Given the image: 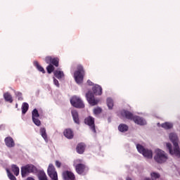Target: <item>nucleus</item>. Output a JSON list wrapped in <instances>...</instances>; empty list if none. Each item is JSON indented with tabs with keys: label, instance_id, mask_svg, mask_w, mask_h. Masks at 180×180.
<instances>
[{
	"label": "nucleus",
	"instance_id": "obj_1",
	"mask_svg": "<svg viewBox=\"0 0 180 180\" xmlns=\"http://www.w3.org/2000/svg\"><path fill=\"white\" fill-rule=\"evenodd\" d=\"M92 91L94 93L91 91L86 93V98L89 105H91V106H96V105H98V103H99V99H96L94 95H102V86L98 84H96L94 86H93Z\"/></svg>",
	"mask_w": 180,
	"mask_h": 180
},
{
	"label": "nucleus",
	"instance_id": "obj_2",
	"mask_svg": "<svg viewBox=\"0 0 180 180\" xmlns=\"http://www.w3.org/2000/svg\"><path fill=\"white\" fill-rule=\"evenodd\" d=\"M169 140L173 143L174 150H172V145L169 143H166V147L169 150L171 155H175L179 158L180 157V149L178 145V136L176 134L172 133L169 134Z\"/></svg>",
	"mask_w": 180,
	"mask_h": 180
},
{
	"label": "nucleus",
	"instance_id": "obj_3",
	"mask_svg": "<svg viewBox=\"0 0 180 180\" xmlns=\"http://www.w3.org/2000/svg\"><path fill=\"white\" fill-rule=\"evenodd\" d=\"M84 77H85V70H84V66L78 65L77 70L74 72V78L77 84H82L84 82Z\"/></svg>",
	"mask_w": 180,
	"mask_h": 180
},
{
	"label": "nucleus",
	"instance_id": "obj_4",
	"mask_svg": "<svg viewBox=\"0 0 180 180\" xmlns=\"http://www.w3.org/2000/svg\"><path fill=\"white\" fill-rule=\"evenodd\" d=\"M30 174H37V167L32 164H28L21 167V176L22 178H26Z\"/></svg>",
	"mask_w": 180,
	"mask_h": 180
},
{
	"label": "nucleus",
	"instance_id": "obj_5",
	"mask_svg": "<svg viewBox=\"0 0 180 180\" xmlns=\"http://www.w3.org/2000/svg\"><path fill=\"white\" fill-rule=\"evenodd\" d=\"M154 160L158 164H164L168 160V155L161 149H157L155 150V155Z\"/></svg>",
	"mask_w": 180,
	"mask_h": 180
},
{
	"label": "nucleus",
	"instance_id": "obj_6",
	"mask_svg": "<svg viewBox=\"0 0 180 180\" xmlns=\"http://www.w3.org/2000/svg\"><path fill=\"white\" fill-rule=\"evenodd\" d=\"M136 148L139 153H140V154H142L143 157H146V158H153V150L147 149L140 144L136 145Z\"/></svg>",
	"mask_w": 180,
	"mask_h": 180
},
{
	"label": "nucleus",
	"instance_id": "obj_7",
	"mask_svg": "<svg viewBox=\"0 0 180 180\" xmlns=\"http://www.w3.org/2000/svg\"><path fill=\"white\" fill-rule=\"evenodd\" d=\"M70 103L72 106H74V108H77L78 109H84V108H85V104H84L82 100L77 96H73L70 99Z\"/></svg>",
	"mask_w": 180,
	"mask_h": 180
},
{
	"label": "nucleus",
	"instance_id": "obj_8",
	"mask_svg": "<svg viewBox=\"0 0 180 180\" xmlns=\"http://www.w3.org/2000/svg\"><path fill=\"white\" fill-rule=\"evenodd\" d=\"M48 175L52 180H58V175L57 174V171H56V167L53 164H49L47 169Z\"/></svg>",
	"mask_w": 180,
	"mask_h": 180
},
{
	"label": "nucleus",
	"instance_id": "obj_9",
	"mask_svg": "<svg viewBox=\"0 0 180 180\" xmlns=\"http://www.w3.org/2000/svg\"><path fill=\"white\" fill-rule=\"evenodd\" d=\"M45 62L46 64H51L54 67H58L60 64V58L58 57L46 56L45 58Z\"/></svg>",
	"mask_w": 180,
	"mask_h": 180
},
{
	"label": "nucleus",
	"instance_id": "obj_10",
	"mask_svg": "<svg viewBox=\"0 0 180 180\" xmlns=\"http://www.w3.org/2000/svg\"><path fill=\"white\" fill-rule=\"evenodd\" d=\"M84 123L85 124H87L88 126H89L93 133H96V129L95 128V118L89 116L85 118Z\"/></svg>",
	"mask_w": 180,
	"mask_h": 180
},
{
	"label": "nucleus",
	"instance_id": "obj_11",
	"mask_svg": "<svg viewBox=\"0 0 180 180\" xmlns=\"http://www.w3.org/2000/svg\"><path fill=\"white\" fill-rule=\"evenodd\" d=\"M63 176L65 180H74L75 179V174L70 171L66 170L63 172Z\"/></svg>",
	"mask_w": 180,
	"mask_h": 180
},
{
	"label": "nucleus",
	"instance_id": "obj_12",
	"mask_svg": "<svg viewBox=\"0 0 180 180\" xmlns=\"http://www.w3.org/2000/svg\"><path fill=\"white\" fill-rule=\"evenodd\" d=\"M4 143L6 146V147H8V148H12L15 147V141L13 140V137L7 136L4 139Z\"/></svg>",
	"mask_w": 180,
	"mask_h": 180
},
{
	"label": "nucleus",
	"instance_id": "obj_13",
	"mask_svg": "<svg viewBox=\"0 0 180 180\" xmlns=\"http://www.w3.org/2000/svg\"><path fill=\"white\" fill-rule=\"evenodd\" d=\"M74 166L76 169V172H77V174H79V175L84 174V172H85V165L79 163L74 165Z\"/></svg>",
	"mask_w": 180,
	"mask_h": 180
},
{
	"label": "nucleus",
	"instance_id": "obj_14",
	"mask_svg": "<svg viewBox=\"0 0 180 180\" xmlns=\"http://www.w3.org/2000/svg\"><path fill=\"white\" fill-rule=\"evenodd\" d=\"M122 116H123V117H126V119H128L129 120H134V115H133V113H131L130 111H127V110H122L121 112Z\"/></svg>",
	"mask_w": 180,
	"mask_h": 180
},
{
	"label": "nucleus",
	"instance_id": "obj_15",
	"mask_svg": "<svg viewBox=\"0 0 180 180\" xmlns=\"http://www.w3.org/2000/svg\"><path fill=\"white\" fill-rule=\"evenodd\" d=\"M63 135L66 139H68L69 140H71L72 139H74V131L71 129H66L63 131Z\"/></svg>",
	"mask_w": 180,
	"mask_h": 180
},
{
	"label": "nucleus",
	"instance_id": "obj_16",
	"mask_svg": "<svg viewBox=\"0 0 180 180\" xmlns=\"http://www.w3.org/2000/svg\"><path fill=\"white\" fill-rule=\"evenodd\" d=\"M71 114L75 123H76V124H79V115H78V112L73 110L71 111Z\"/></svg>",
	"mask_w": 180,
	"mask_h": 180
},
{
	"label": "nucleus",
	"instance_id": "obj_17",
	"mask_svg": "<svg viewBox=\"0 0 180 180\" xmlns=\"http://www.w3.org/2000/svg\"><path fill=\"white\" fill-rule=\"evenodd\" d=\"M133 121L136 124H140L141 126H144V124H146V120H143L141 117H140L139 116H135L134 117Z\"/></svg>",
	"mask_w": 180,
	"mask_h": 180
},
{
	"label": "nucleus",
	"instance_id": "obj_18",
	"mask_svg": "<svg viewBox=\"0 0 180 180\" xmlns=\"http://www.w3.org/2000/svg\"><path fill=\"white\" fill-rule=\"evenodd\" d=\"M77 152L78 154H84V151H85V144L84 143H79L76 148Z\"/></svg>",
	"mask_w": 180,
	"mask_h": 180
},
{
	"label": "nucleus",
	"instance_id": "obj_19",
	"mask_svg": "<svg viewBox=\"0 0 180 180\" xmlns=\"http://www.w3.org/2000/svg\"><path fill=\"white\" fill-rule=\"evenodd\" d=\"M54 76L56 78L58 79H61L62 78H64V72L60 70H56L53 72Z\"/></svg>",
	"mask_w": 180,
	"mask_h": 180
},
{
	"label": "nucleus",
	"instance_id": "obj_20",
	"mask_svg": "<svg viewBox=\"0 0 180 180\" xmlns=\"http://www.w3.org/2000/svg\"><path fill=\"white\" fill-rule=\"evenodd\" d=\"M4 98L6 102H9V103H12L13 102V98H12V95H11L9 92L4 93Z\"/></svg>",
	"mask_w": 180,
	"mask_h": 180
},
{
	"label": "nucleus",
	"instance_id": "obj_21",
	"mask_svg": "<svg viewBox=\"0 0 180 180\" xmlns=\"http://www.w3.org/2000/svg\"><path fill=\"white\" fill-rule=\"evenodd\" d=\"M118 130L121 131V133H124L129 130V126L126 124H120L118 127Z\"/></svg>",
	"mask_w": 180,
	"mask_h": 180
},
{
	"label": "nucleus",
	"instance_id": "obj_22",
	"mask_svg": "<svg viewBox=\"0 0 180 180\" xmlns=\"http://www.w3.org/2000/svg\"><path fill=\"white\" fill-rule=\"evenodd\" d=\"M39 133L43 137V139L45 140V141H49V138H47V132L46 131V128H41L39 130Z\"/></svg>",
	"mask_w": 180,
	"mask_h": 180
},
{
	"label": "nucleus",
	"instance_id": "obj_23",
	"mask_svg": "<svg viewBox=\"0 0 180 180\" xmlns=\"http://www.w3.org/2000/svg\"><path fill=\"white\" fill-rule=\"evenodd\" d=\"M34 65L36 67V68L40 72H42V74H46V70H44V68L39 64V62L34 61Z\"/></svg>",
	"mask_w": 180,
	"mask_h": 180
},
{
	"label": "nucleus",
	"instance_id": "obj_24",
	"mask_svg": "<svg viewBox=\"0 0 180 180\" xmlns=\"http://www.w3.org/2000/svg\"><path fill=\"white\" fill-rule=\"evenodd\" d=\"M161 127L163 129H165V130H169V129H172L174 125L171 122H165V123L162 124Z\"/></svg>",
	"mask_w": 180,
	"mask_h": 180
},
{
	"label": "nucleus",
	"instance_id": "obj_25",
	"mask_svg": "<svg viewBox=\"0 0 180 180\" xmlns=\"http://www.w3.org/2000/svg\"><path fill=\"white\" fill-rule=\"evenodd\" d=\"M21 109L22 115H25L27 110H29V104L27 103H23Z\"/></svg>",
	"mask_w": 180,
	"mask_h": 180
},
{
	"label": "nucleus",
	"instance_id": "obj_26",
	"mask_svg": "<svg viewBox=\"0 0 180 180\" xmlns=\"http://www.w3.org/2000/svg\"><path fill=\"white\" fill-rule=\"evenodd\" d=\"M38 177L39 180H47V175L44 171H40L38 173Z\"/></svg>",
	"mask_w": 180,
	"mask_h": 180
},
{
	"label": "nucleus",
	"instance_id": "obj_27",
	"mask_svg": "<svg viewBox=\"0 0 180 180\" xmlns=\"http://www.w3.org/2000/svg\"><path fill=\"white\" fill-rule=\"evenodd\" d=\"M11 169L15 176H18V175H19V167H17L16 165H13L11 166Z\"/></svg>",
	"mask_w": 180,
	"mask_h": 180
},
{
	"label": "nucleus",
	"instance_id": "obj_28",
	"mask_svg": "<svg viewBox=\"0 0 180 180\" xmlns=\"http://www.w3.org/2000/svg\"><path fill=\"white\" fill-rule=\"evenodd\" d=\"M40 115L39 114V111L37 109H34L32 112V119L39 117Z\"/></svg>",
	"mask_w": 180,
	"mask_h": 180
},
{
	"label": "nucleus",
	"instance_id": "obj_29",
	"mask_svg": "<svg viewBox=\"0 0 180 180\" xmlns=\"http://www.w3.org/2000/svg\"><path fill=\"white\" fill-rule=\"evenodd\" d=\"M15 96L18 98V101H23V96L20 91H14Z\"/></svg>",
	"mask_w": 180,
	"mask_h": 180
},
{
	"label": "nucleus",
	"instance_id": "obj_30",
	"mask_svg": "<svg viewBox=\"0 0 180 180\" xmlns=\"http://www.w3.org/2000/svg\"><path fill=\"white\" fill-rule=\"evenodd\" d=\"M54 70H55L54 66L51 64H49L46 67V71H47L48 74H51V72H53L54 71Z\"/></svg>",
	"mask_w": 180,
	"mask_h": 180
},
{
	"label": "nucleus",
	"instance_id": "obj_31",
	"mask_svg": "<svg viewBox=\"0 0 180 180\" xmlns=\"http://www.w3.org/2000/svg\"><path fill=\"white\" fill-rule=\"evenodd\" d=\"M107 105L109 109H113V100L112 98L107 99Z\"/></svg>",
	"mask_w": 180,
	"mask_h": 180
},
{
	"label": "nucleus",
	"instance_id": "obj_32",
	"mask_svg": "<svg viewBox=\"0 0 180 180\" xmlns=\"http://www.w3.org/2000/svg\"><path fill=\"white\" fill-rule=\"evenodd\" d=\"M8 177L10 180H16V177L13 176V174L9 171V169H6Z\"/></svg>",
	"mask_w": 180,
	"mask_h": 180
},
{
	"label": "nucleus",
	"instance_id": "obj_33",
	"mask_svg": "<svg viewBox=\"0 0 180 180\" xmlns=\"http://www.w3.org/2000/svg\"><path fill=\"white\" fill-rule=\"evenodd\" d=\"M93 112L94 115H101L102 113V108L100 107L95 108Z\"/></svg>",
	"mask_w": 180,
	"mask_h": 180
},
{
	"label": "nucleus",
	"instance_id": "obj_34",
	"mask_svg": "<svg viewBox=\"0 0 180 180\" xmlns=\"http://www.w3.org/2000/svg\"><path fill=\"white\" fill-rule=\"evenodd\" d=\"M32 122L36 124V126H41V122L38 118H32Z\"/></svg>",
	"mask_w": 180,
	"mask_h": 180
},
{
	"label": "nucleus",
	"instance_id": "obj_35",
	"mask_svg": "<svg viewBox=\"0 0 180 180\" xmlns=\"http://www.w3.org/2000/svg\"><path fill=\"white\" fill-rule=\"evenodd\" d=\"M152 178H155V179H157V178H160V174L153 172L151 174Z\"/></svg>",
	"mask_w": 180,
	"mask_h": 180
},
{
	"label": "nucleus",
	"instance_id": "obj_36",
	"mask_svg": "<svg viewBox=\"0 0 180 180\" xmlns=\"http://www.w3.org/2000/svg\"><path fill=\"white\" fill-rule=\"evenodd\" d=\"M53 84H55V85H56L58 87L60 86V83L58 82V80H57V79L53 78Z\"/></svg>",
	"mask_w": 180,
	"mask_h": 180
},
{
	"label": "nucleus",
	"instance_id": "obj_37",
	"mask_svg": "<svg viewBox=\"0 0 180 180\" xmlns=\"http://www.w3.org/2000/svg\"><path fill=\"white\" fill-rule=\"evenodd\" d=\"M55 165L57 167V168H60L61 167V163L58 160L56 161Z\"/></svg>",
	"mask_w": 180,
	"mask_h": 180
},
{
	"label": "nucleus",
	"instance_id": "obj_38",
	"mask_svg": "<svg viewBox=\"0 0 180 180\" xmlns=\"http://www.w3.org/2000/svg\"><path fill=\"white\" fill-rule=\"evenodd\" d=\"M87 83L89 84V85H92V82H91V80H88Z\"/></svg>",
	"mask_w": 180,
	"mask_h": 180
},
{
	"label": "nucleus",
	"instance_id": "obj_39",
	"mask_svg": "<svg viewBox=\"0 0 180 180\" xmlns=\"http://www.w3.org/2000/svg\"><path fill=\"white\" fill-rule=\"evenodd\" d=\"M26 180H34V179H33L32 177H28Z\"/></svg>",
	"mask_w": 180,
	"mask_h": 180
},
{
	"label": "nucleus",
	"instance_id": "obj_40",
	"mask_svg": "<svg viewBox=\"0 0 180 180\" xmlns=\"http://www.w3.org/2000/svg\"><path fill=\"white\" fill-rule=\"evenodd\" d=\"M15 107L18 108V104L15 105Z\"/></svg>",
	"mask_w": 180,
	"mask_h": 180
}]
</instances>
